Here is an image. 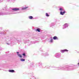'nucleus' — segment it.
Wrapping results in <instances>:
<instances>
[{
	"instance_id": "1",
	"label": "nucleus",
	"mask_w": 79,
	"mask_h": 79,
	"mask_svg": "<svg viewBox=\"0 0 79 79\" xmlns=\"http://www.w3.org/2000/svg\"><path fill=\"white\" fill-rule=\"evenodd\" d=\"M68 52V50H67V49H64V50H61L60 52L61 53H64V52Z\"/></svg>"
},
{
	"instance_id": "2",
	"label": "nucleus",
	"mask_w": 79,
	"mask_h": 79,
	"mask_svg": "<svg viewBox=\"0 0 79 79\" xmlns=\"http://www.w3.org/2000/svg\"><path fill=\"white\" fill-rule=\"evenodd\" d=\"M55 56L56 58H60V57H61V55H60L58 54V53H57L56 54H55Z\"/></svg>"
},
{
	"instance_id": "3",
	"label": "nucleus",
	"mask_w": 79,
	"mask_h": 79,
	"mask_svg": "<svg viewBox=\"0 0 79 79\" xmlns=\"http://www.w3.org/2000/svg\"><path fill=\"white\" fill-rule=\"evenodd\" d=\"M19 10V8H15L13 9H12V10L14 11H18Z\"/></svg>"
},
{
	"instance_id": "4",
	"label": "nucleus",
	"mask_w": 79,
	"mask_h": 79,
	"mask_svg": "<svg viewBox=\"0 0 79 79\" xmlns=\"http://www.w3.org/2000/svg\"><path fill=\"white\" fill-rule=\"evenodd\" d=\"M17 55L20 58H22V55L19 54V52H17Z\"/></svg>"
},
{
	"instance_id": "5",
	"label": "nucleus",
	"mask_w": 79,
	"mask_h": 79,
	"mask_svg": "<svg viewBox=\"0 0 79 79\" xmlns=\"http://www.w3.org/2000/svg\"><path fill=\"white\" fill-rule=\"evenodd\" d=\"M66 13V12L65 11H63V12H62V11H61L60 12V14L61 15H63L64 13Z\"/></svg>"
},
{
	"instance_id": "6",
	"label": "nucleus",
	"mask_w": 79,
	"mask_h": 79,
	"mask_svg": "<svg viewBox=\"0 0 79 79\" xmlns=\"http://www.w3.org/2000/svg\"><path fill=\"white\" fill-rule=\"evenodd\" d=\"M8 71L10 73H15V71L14 70H9Z\"/></svg>"
},
{
	"instance_id": "7",
	"label": "nucleus",
	"mask_w": 79,
	"mask_h": 79,
	"mask_svg": "<svg viewBox=\"0 0 79 79\" xmlns=\"http://www.w3.org/2000/svg\"><path fill=\"white\" fill-rule=\"evenodd\" d=\"M66 27H68L69 26V24L68 23H65L64 24Z\"/></svg>"
},
{
	"instance_id": "8",
	"label": "nucleus",
	"mask_w": 79,
	"mask_h": 79,
	"mask_svg": "<svg viewBox=\"0 0 79 79\" xmlns=\"http://www.w3.org/2000/svg\"><path fill=\"white\" fill-rule=\"evenodd\" d=\"M53 39L54 40H58V37H56V36H55L53 37Z\"/></svg>"
},
{
	"instance_id": "9",
	"label": "nucleus",
	"mask_w": 79,
	"mask_h": 79,
	"mask_svg": "<svg viewBox=\"0 0 79 79\" xmlns=\"http://www.w3.org/2000/svg\"><path fill=\"white\" fill-rule=\"evenodd\" d=\"M53 40L52 39H50L49 40V42L50 43H53Z\"/></svg>"
},
{
	"instance_id": "10",
	"label": "nucleus",
	"mask_w": 79,
	"mask_h": 79,
	"mask_svg": "<svg viewBox=\"0 0 79 79\" xmlns=\"http://www.w3.org/2000/svg\"><path fill=\"white\" fill-rule=\"evenodd\" d=\"M59 10L60 11H65V10H64V9L63 8H60V9H59Z\"/></svg>"
},
{
	"instance_id": "11",
	"label": "nucleus",
	"mask_w": 79,
	"mask_h": 79,
	"mask_svg": "<svg viewBox=\"0 0 79 79\" xmlns=\"http://www.w3.org/2000/svg\"><path fill=\"white\" fill-rule=\"evenodd\" d=\"M28 18L30 19H33V17L32 16H29Z\"/></svg>"
},
{
	"instance_id": "12",
	"label": "nucleus",
	"mask_w": 79,
	"mask_h": 79,
	"mask_svg": "<svg viewBox=\"0 0 79 79\" xmlns=\"http://www.w3.org/2000/svg\"><path fill=\"white\" fill-rule=\"evenodd\" d=\"M40 28H38L36 30V31H38V32H40Z\"/></svg>"
},
{
	"instance_id": "13",
	"label": "nucleus",
	"mask_w": 79,
	"mask_h": 79,
	"mask_svg": "<svg viewBox=\"0 0 79 79\" xmlns=\"http://www.w3.org/2000/svg\"><path fill=\"white\" fill-rule=\"evenodd\" d=\"M28 7H22V10H26L27 8Z\"/></svg>"
},
{
	"instance_id": "14",
	"label": "nucleus",
	"mask_w": 79,
	"mask_h": 79,
	"mask_svg": "<svg viewBox=\"0 0 79 79\" xmlns=\"http://www.w3.org/2000/svg\"><path fill=\"white\" fill-rule=\"evenodd\" d=\"M62 28V29H66V27L64 25H64L63 26Z\"/></svg>"
},
{
	"instance_id": "15",
	"label": "nucleus",
	"mask_w": 79,
	"mask_h": 79,
	"mask_svg": "<svg viewBox=\"0 0 79 79\" xmlns=\"http://www.w3.org/2000/svg\"><path fill=\"white\" fill-rule=\"evenodd\" d=\"M20 60L21 61H25V59H20Z\"/></svg>"
},
{
	"instance_id": "16",
	"label": "nucleus",
	"mask_w": 79,
	"mask_h": 79,
	"mask_svg": "<svg viewBox=\"0 0 79 79\" xmlns=\"http://www.w3.org/2000/svg\"><path fill=\"white\" fill-rule=\"evenodd\" d=\"M46 16H47V17H48V16H49L50 15H48V14L47 13H46Z\"/></svg>"
},
{
	"instance_id": "17",
	"label": "nucleus",
	"mask_w": 79,
	"mask_h": 79,
	"mask_svg": "<svg viewBox=\"0 0 79 79\" xmlns=\"http://www.w3.org/2000/svg\"><path fill=\"white\" fill-rule=\"evenodd\" d=\"M23 56H25V54H23Z\"/></svg>"
},
{
	"instance_id": "18",
	"label": "nucleus",
	"mask_w": 79,
	"mask_h": 79,
	"mask_svg": "<svg viewBox=\"0 0 79 79\" xmlns=\"http://www.w3.org/2000/svg\"><path fill=\"white\" fill-rule=\"evenodd\" d=\"M2 0H0V2H2Z\"/></svg>"
},
{
	"instance_id": "19",
	"label": "nucleus",
	"mask_w": 79,
	"mask_h": 79,
	"mask_svg": "<svg viewBox=\"0 0 79 79\" xmlns=\"http://www.w3.org/2000/svg\"><path fill=\"white\" fill-rule=\"evenodd\" d=\"M48 54H47V55H46V56H48Z\"/></svg>"
},
{
	"instance_id": "20",
	"label": "nucleus",
	"mask_w": 79,
	"mask_h": 79,
	"mask_svg": "<svg viewBox=\"0 0 79 79\" xmlns=\"http://www.w3.org/2000/svg\"><path fill=\"white\" fill-rule=\"evenodd\" d=\"M78 66H79V63H78Z\"/></svg>"
},
{
	"instance_id": "21",
	"label": "nucleus",
	"mask_w": 79,
	"mask_h": 79,
	"mask_svg": "<svg viewBox=\"0 0 79 79\" xmlns=\"http://www.w3.org/2000/svg\"><path fill=\"white\" fill-rule=\"evenodd\" d=\"M8 44V45H10V44Z\"/></svg>"
},
{
	"instance_id": "22",
	"label": "nucleus",
	"mask_w": 79,
	"mask_h": 79,
	"mask_svg": "<svg viewBox=\"0 0 79 79\" xmlns=\"http://www.w3.org/2000/svg\"><path fill=\"white\" fill-rule=\"evenodd\" d=\"M0 15H2V14H0Z\"/></svg>"
}]
</instances>
